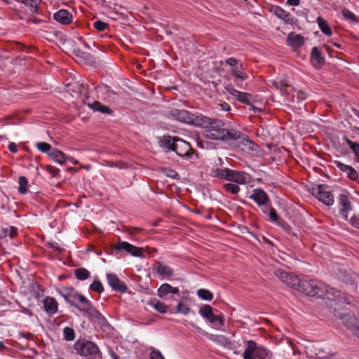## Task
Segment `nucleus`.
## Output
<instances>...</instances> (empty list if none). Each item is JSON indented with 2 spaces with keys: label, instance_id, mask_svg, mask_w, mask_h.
Masks as SVG:
<instances>
[{
  "label": "nucleus",
  "instance_id": "nucleus-1",
  "mask_svg": "<svg viewBox=\"0 0 359 359\" xmlns=\"http://www.w3.org/2000/svg\"><path fill=\"white\" fill-rule=\"evenodd\" d=\"M294 290L305 294L307 296L318 297L320 298L335 300L340 297V292L334 288L326 285L318 280L299 279Z\"/></svg>",
  "mask_w": 359,
  "mask_h": 359
},
{
  "label": "nucleus",
  "instance_id": "nucleus-2",
  "mask_svg": "<svg viewBox=\"0 0 359 359\" xmlns=\"http://www.w3.org/2000/svg\"><path fill=\"white\" fill-rule=\"evenodd\" d=\"M204 130L203 135L205 138L230 141L233 138H236L239 136L240 132L233 129L228 130L224 127V123L218 119L210 120L205 117H203L201 121V124Z\"/></svg>",
  "mask_w": 359,
  "mask_h": 359
},
{
  "label": "nucleus",
  "instance_id": "nucleus-3",
  "mask_svg": "<svg viewBox=\"0 0 359 359\" xmlns=\"http://www.w3.org/2000/svg\"><path fill=\"white\" fill-rule=\"evenodd\" d=\"M212 175L238 184H247L250 178V175L244 171L232 170L228 168L215 169L212 170Z\"/></svg>",
  "mask_w": 359,
  "mask_h": 359
},
{
  "label": "nucleus",
  "instance_id": "nucleus-4",
  "mask_svg": "<svg viewBox=\"0 0 359 359\" xmlns=\"http://www.w3.org/2000/svg\"><path fill=\"white\" fill-rule=\"evenodd\" d=\"M76 353L90 359H102V354L97 346L90 341L79 340L74 344Z\"/></svg>",
  "mask_w": 359,
  "mask_h": 359
},
{
  "label": "nucleus",
  "instance_id": "nucleus-5",
  "mask_svg": "<svg viewBox=\"0 0 359 359\" xmlns=\"http://www.w3.org/2000/svg\"><path fill=\"white\" fill-rule=\"evenodd\" d=\"M170 118L189 125L199 126L203 116H198L185 109H173L170 111Z\"/></svg>",
  "mask_w": 359,
  "mask_h": 359
},
{
  "label": "nucleus",
  "instance_id": "nucleus-6",
  "mask_svg": "<svg viewBox=\"0 0 359 359\" xmlns=\"http://www.w3.org/2000/svg\"><path fill=\"white\" fill-rule=\"evenodd\" d=\"M269 351L264 346L258 345L255 341H246V348L243 353V359H266Z\"/></svg>",
  "mask_w": 359,
  "mask_h": 359
},
{
  "label": "nucleus",
  "instance_id": "nucleus-7",
  "mask_svg": "<svg viewBox=\"0 0 359 359\" xmlns=\"http://www.w3.org/2000/svg\"><path fill=\"white\" fill-rule=\"evenodd\" d=\"M199 314L217 330H220L224 326L223 316L221 313H215L213 308L210 305H204L201 307Z\"/></svg>",
  "mask_w": 359,
  "mask_h": 359
},
{
  "label": "nucleus",
  "instance_id": "nucleus-8",
  "mask_svg": "<svg viewBox=\"0 0 359 359\" xmlns=\"http://www.w3.org/2000/svg\"><path fill=\"white\" fill-rule=\"evenodd\" d=\"M313 194L324 205L331 206L334 204V198L330 187L320 184L313 189Z\"/></svg>",
  "mask_w": 359,
  "mask_h": 359
},
{
  "label": "nucleus",
  "instance_id": "nucleus-9",
  "mask_svg": "<svg viewBox=\"0 0 359 359\" xmlns=\"http://www.w3.org/2000/svg\"><path fill=\"white\" fill-rule=\"evenodd\" d=\"M230 67V73L235 77V82L243 81L248 78L241 62L235 57L227 58L224 62Z\"/></svg>",
  "mask_w": 359,
  "mask_h": 359
},
{
  "label": "nucleus",
  "instance_id": "nucleus-10",
  "mask_svg": "<svg viewBox=\"0 0 359 359\" xmlns=\"http://www.w3.org/2000/svg\"><path fill=\"white\" fill-rule=\"evenodd\" d=\"M114 249L118 252L126 251L134 257H140L142 254V250L140 248L120 240L114 245Z\"/></svg>",
  "mask_w": 359,
  "mask_h": 359
},
{
  "label": "nucleus",
  "instance_id": "nucleus-11",
  "mask_svg": "<svg viewBox=\"0 0 359 359\" xmlns=\"http://www.w3.org/2000/svg\"><path fill=\"white\" fill-rule=\"evenodd\" d=\"M339 214L346 221L348 219V213L351 210V205L346 194H340L339 196Z\"/></svg>",
  "mask_w": 359,
  "mask_h": 359
},
{
  "label": "nucleus",
  "instance_id": "nucleus-12",
  "mask_svg": "<svg viewBox=\"0 0 359 359\" xmlns=\"http://www.w3.org/2000/svg\"><path fill=\"white\" fill-rule=\"evenodd\" d=\"M232 140H236L237 147L245 152H250V151L256 150L257 145L247 138L245 136H243L240 132V135L236 138H233Z\"/></svg>",
  "mask_w": 359,
  "mask_h": 359
},
{
  "label": "nucleus",
  "instance_id": "nucleus-13",
  "mask_svg": "<svg viewBox=\"0 0 359 359\" xmlns=\"http://www.w3.org/2000/svg\"><path fill=\"white\" fill-rule=\"evenodd\" d=\"M274 87L278 90L282 95L290 96L296 92L295 88L287 80L281 79L273 82Z\"/></svg>",
  "mask_w": 359,
  "mask_h": 359
},
{
  "label": "nucleus",
  "instance_id": "nucleus-14",
  "mask_svg": "<svg viewBox=\"0 0 359 359\" xmlns=\"http://www.w3.org/2000/svg\"><path fill=\"white\" fill-rule=\"evenodd\" d=\"M275 274L280 280L294 289L298 279L297 276L293 273L286 272L282 269H277L275 272Z\"/></svg>",
  "mask_w": 359,
  "mask_h": 359
},
{
  "label": "nucleus",
  "instance_id": "nucleus-15",
  "mask_svg": "<svg viewBox=\"0 0 359 359\" xmlns=\"http://www.w3.org/2000/svg\"><path fill=\"white\" fill-rule=\"evenodd\" d=\"M107 280L109 286L114 290L121 293H125L127 291V287L118 276L114 273H107Z\"/></svg>",
  "mask_w": 359,
  "mask_h": 359
},
{
  "label": "nucleus",
  "instance_id": "nucleus-16",
  "mask_svg": "<svg viewBox=\"0 0 359 359\" xmlns=\"http://www.w3.org/2000/svg\"><path fill=\"white\" fill-rule=\"evenodd\" d=\"M191 150V148L189 143L180 138H178L175 143V149H173V151L180 156H190Z\"/></svg>",
  "mask_w": 359,
  "mask_h": 359
},
{
  "label": "nucleus",
  "instance_id": "nucleus-17",
  "mask_svg": "<svg viewBox=\"0 0 359 359\" xmlns=\"http://www.w3.org/2000/svg\"><path fill=\"white\" fill-rule=\"evenodd\" d=\"M82 313L87 315L91 320L97 321L100 324H103L106 321L105 318L93 306L92 302L89 306H86Z\"/></svg>",
  "mask_w": 359,
  "mask_h": 359
},
{
  "label": "nucleus",
  "instance_id": "nucleus-18",
  "mask_svg": "<svg viewBox=\"0 0 359 359\" xmlns=\"http://www.w3.org/2000/svg\"><path fill=\"white\" fill-rule=\"evenodd\" d=\"M250 198L253 200L258 205H265L269 201L266 193L262 189H255Z\"/></svg>",
  "mask_w": 359,
  "mask_h": 359
},
{
  "label": "nucleus",
  "instance_id": "nucleus-19",
  "mask_svg": "<svg viewBox=\"0 0 359 359\" xmlns=\"http://www.w3.org/2000/svg\"><path fill=\"white\" fill-rule=\"evenodd\" d=\"M53 18L62 25H68L72 21V15L65 9H61L53 15Z\"/></svg>",
  "mask_w": 359,
  "mask_h": 359
},
{
  "label": "nucleus",
  "instance_id": "nucleus-20",
  "mask_svg": "<svg viewBox=\"0 0 359 359\" xmlns=\"http://www.w3.org/2000/svg\"><path fill=\"white\" fill-rule=\"evenodd\" d=\"M311 62L316 68H320L324 62L325 59L321 55L320 49L318 47H313L311 53Z\"/></svg>",
  "mask_w": 359,
  "mask_h": 359
},
{
  "label": "nucleus",
  "instance_id": "nucleus-21",
  "mask_svg": "<svg viewBox=\"0 0 359 359\" xmlns=\"http://www.w3.org/2000/svg\"><path fill=\"white\" fill-rule=\"evenodd\" d=\"M43 303L44 310L48 314L53 315L57 312L58 304L53 297H46L43 299Z\"/></svg>",
  "mask_w": 359,
  "mask_h": 359
},
{
  "label": "nucleus",
  "instance_id": "nucleus-22",
  "mask_svg": "<svg viewBox=\"0 0 359 359\" xmlns=\"http://www.w3.org/2000/svg\"><path fill=\"white\" fill-rule=\"evenodd\" d=\"M304 37L295 33H290L287 39V43L293 49H297L304 43Z\"/></svg>",
  "mask_w": 359,
  "mask_h": 359
},
{
  "label": "nucleus",
  "instance_id": "nucleus-23",
  "mask_svg": "<svg viewBox=\"0 0 359 359\" xmlns=\"http://www.w3.org/2000/svg\"><path fill=\"white\" fill-rule=\"evenodd\" d=\"M155 270L159 277H171L174 275L172 269L165 264H158L155 267Z\"/></svg>",
  "mask_w": 359,
  "mask_h": 359
},
{
  "label": "nucleus",
  "instance_id": "nucleus-24",
  "mask_svg": "<svg viewBox=\"0 0 359 359\" xmlns=\"http://www.w3.org/2000/svg\"><path fill=\"white\" fill-rule=\"evenodd\" d=\"M273 13L276 17L283 20L287 23H292L293 22V17L292 15L280 6H276L273 8Z\"/></svg>",
  "mask_w": 359,
  "mask_h": 359
},
{
  "label": "nucleus",
  "instance_id": "nucleus-25",
  "mask_svg": "<svg viewBox=\"0 0 359 359\" xmlns=\"http://www.w3.org/2000/svg\"><path fill=\"white\" fill-rule=\"evenodd\" d=\"M168 294H179V289L171 286L168 283H163L158 289V295L161 298H163Z\"/></svg>",
  "mask_w": 359,
  "mask_h": 359
},
{
  "label": "nucleus",
  "instance_id": "nucleus-26",
  "mask_svg": "<svg viewBox=\"0 0 359 359\" xmlns=\"http://www.w3.org/2000/svg\"><path fill=\"white\" fill-rule=\"evenodd\" d=\"M48 156L53 160L55 163L60 165H64L67 161L66 155L61 151L58 149H53L48 153Z\"/></svg>",
  "mask_w": 359,
  "mask_h": 359
},
{
  "label": "nucleus",
  "instance_id": "nucleus-27",
  "mask_svg": "<svg viewBox=\"0 0 359 359\" xmlns=\"http://www.w3.org/2000/svg\"><path fill=\"white\" fill-rule=\"evenodd\" d=\"M89 108L93 109L94 111H100L102 114H110L113 111L106 105L102 104L100 102H93L92 103H88Z\"/></svg>",
  "mask_w": 359,
  "mask_h": 359
},
{
  "label": "nucleus",
  "instance_id": "nucleus-28",
  "mask_svg": "<svg viewBox=\"0 0 359 359\" xmlns=\"http://www.w3.org/2000/svg\"><path fill=\"white\" fill-rule=\"evenodd\" d=\"M90 303L91 302L88 300L86 297L81 294H79V295H77L76 301L73 306L76 308L81 312H83L86 309V306H89Z\"/></svg>",
  "mask_w": 359,
  "mask_h": 359
},
{
  "label": "nucleus",
  "instance_id": "nucleus-29",
  "mask_svg": "<svg viewBox=\"0 0 359 359\" xmlns=\"http://www.w3.org/2000/svg\"><path fill=\"white\" fill-rule=\"evenodd\" d=\"M343 140L347 143L351 150L354 154L356 161L359 162V144L351 140L347 136L343 137Z\"/></svg>",
  "mask_w": 359,
  "mask_h": 359
},
{
  "label": "nucleus",
  "instance_id": "nucleus-30",
  "mask_svg": "<svg viewBox=\"0 0 359 359\" xmlns=\"http://www.w3.org/2000/svg\"><path fill=\"white\" fill-rule=\"evenodd\" d=\"M317 22L321 32L327 36H331L332 32L327 21L320 16L317 18Z\"/></svg>",
  "mask_w": 359,
  "mask_h": 359
},
{
  "label": "nucleus",
  "instance_id": "nucleus-31",
  "mask_svg": "<svg viewBox=\"0 0 359 359\" xmlns=\"http://www.w3.org/2000/svg\"><path fill=\"white\" fill-rule=\"evenodd\" d=\"M149 305L161 313H165L168 312V306L156 299L151 301Z\"/></svg>",
  "mask_w": 359,
  "mask_h": 359
},
{
  "label": "nucleus",
  "instance_id": "nucleus-32",
  "mask_svg": "<svg viewBox=\"0 0 359 359\" xmlns=\"http://www.w3.org/2000/svg\"><path fill=\"white\" fill-rule=\"evenodd\" d=\"M178 138L179 137H164L163 140L161 142V144L165 148L173 151V149H175V143L177 142Z\"/></svg>",
  "mask_w": 359,
  "mask_h": 359
},
{
  "label": "nucleus",
  "instance_id": "nucleus-33",
  "mask_svg": "<svg viewBox=\"0 0 359 359\" xmlns=\"http://www.w3.org/2000/svg\"><path fill=\"white\" fill-rule=\"evenodd\" d=\"M77 291L74 289H70L67 292V293L64 295L65 300L70 304L72 306H74V303L76 301L77 295H79Z\"/></svg>",
  "mask_w": 359,
  "mask_h": 359
},
{
  "label": "nucleus",
  "instance_id": "nucleus-34",
  "mask_svg": "<svg viewBox=\"0 0 359 359\" xmlns=\"http://www.w3.org/2000/svg\"><path fill=\"white\" fill-rule=\"evenodd\" d=\"M18 191L21 194H26L28 191V180L26 177L20 176L18 180Z\"/></svg>",
  "mask_w": 359,
  "mask_h": 359
},
{
  "label": "nucleus",
  "instance_id": "nucleus-35",
  "mask_svg": "<svg viewBox=\"0 0 359 359\" xmlns=\"http://www.w3.org/2000/svg\"><path fill=\"white\" fill-rule=\"evenodd\" d=\"M75 277L79 280H85L90 276V272L84 268H79L74 271Z\"/></svg>",
  "mask_w": 359,
  "mask_h": 359
},
{
  "label": "nucleus",
  "instance_id": "nucleus-36",
  "mask_svg": "<svg viewBox=\"0 0 359 359\" xmlns=\"http://www.w3.org/2000/svg\"><path fill=\"white\" fill-rule=\"evenodd\" d=\"M223 189L227 193L236 195L240 191V187L235 183H226L223 185Z\"/></svg>",
  "mask_w": 359,
  "mask_h": 359
},
{
  "label": "nucleus",
  "instance_id": "nucleus-37",
  "mask_svg": "<svg viewBox=\"0 0 359 359\" xmlns=\"http://www.w3.org/2000/svg\"><path fill=\"white\" fill-rule=\"evenodd\" d=\"M198 297L205 301H211L213 299V294L206 289H199L197 291Z\"/></svg>",
  "mask_w": 359,
  "mask_h": 359
},
{
  "label": "nucleus",
  "instance_id": "nucleus-38",
  "mask_svg": "<svg viewBox=\"0 0 359 359\" xmlns=\"http://www.w3.org/2000/svg\"><path fill=\"white\" fill-rule=\"evenodd\" d=\"M344 19L349 22L355 23L357 22L355 15L347 8H343L341 11Z\"/></svg>",
  "mask_w": 359,
  "mask_h": 359
},
{
  "label": "nucleus",
  "instance_id": "nucleus-39",
  "mask_svg": "<svg viewBox=\"0 0 359 359\" xmlns=\"http://www.w3.org/2000/svg\"><path fill=\"white\" fill-rule=\"evenodd\" d=\"M307 97V94L301 90H296L294 93L292 94L290 100L292 102H300L306 100Z\"/></svg>",
  "mask_w": 359,
  "mask_h": 359
},
{
  "label": "nucleus",
  "instance_id": "nucleus-40",
  "mask_svg": "<svg viewBox=\"0 0 359 359\" xmlns=\"http://www.w3.org/2000/svg\"><path fill=\"white\" fill-rule=\"evenodd\" d=\"M3 236L5 238L9 237L11 238H14L18 234V229L15 226H8L2 229Z\"/></svg>",
  "mask_w": 359,
  "mask_h": 359
},
{
  "label": "nucleus",
  "instance_id": "nucleus-41",
  "mask_svg": "<svg viewBox=\"0 0 359 359\" xmlns=\"http://www.w3.org/2000/svg\"><path fill=\"white\" fill-rule=\"evenodd\" d=\"M41 0H27L25 4H26L31 12L37 13L39 11V6L41 4Z\"/></svg>",
  "mask_w": 359,
  "mask_h": 359
},
{
  "label": "nucleus",
  "instance_id": "nucleus-42",
  "mask_svg": "<svg viewBox=\"0 0 359 359\" xmlns=\"http://www.w3.org/2000/svg\"><path fill=\"white\" fill-rule=\"evenodd\" d=\"M64 339L68 341H72L75 339V332L73 328L65 327L63 329Z\"/></svg>",
  "mask_w": 359,
  "mask_h": 359
},
{
  "label": "nucleus",
  "instance_id": "nucleus-43",
  "mask_svg": "<svg viewBox=\"0 0 359 359\" xmlns=\"http://www.w3.org/2000/svg\"><path fill=\"white\" fill-rule=\"evenodd\" d=\"M89 288L90 290L98 293H102L104 291L102 283L99 280L96 279L90 285Z\"/></svg>",
  "mask_w": 359,
  "mask_h": 359
},
{
  "label": "nucleus",
  "instance_id": "nucleus-44",
  "mask_svg": "<svg viewBox=\"0 0 359 359\" xmlns=\"http://www.w3.org/2000/svg\"><path fill=\"white\" fill-rule=\"evenodd\" d=\"M36 148L43 153H49L51 151V145L47 142H41L36 144Z\"/></svg>",
  "mask_w": 359,
  "mask_h": 359
},
{
  "label": "nucleus",
  "instance_id": "nucleus-45",
  "mask_svg": "<svg viewBox=\"0 0 359 359\" xmlns=\"http://www.w3.org/2000/svg\"><path fill=\"white\" fill-rule=\"evenodd\" d=\"M268 209H269V216L270 217L271 221L273 222H277L278 219V217L277 215L276 210L272 207H270V208L264 207L263 208V212L264 213H266Z\"/></svg>",
  "mask_w": 359,
  "mask_h": 359
},
{
  "label": "nucleus",
  "instance_id": "nucleus-46",
  "mask_svg": "<svg viewBox=\"0 0 359 359\" xmlns=\"http://www.w3.org/2000/svg\"><path fill=\"white\" fill-rule=\"evenodd\" d=\"M236 99L241 102L249 104L250 102V95L247 93L240 91L236 95Z\"/></svg>",
  "mask_w": 359,
  "mask_h": 359
},
{
  "label": "nucleus",
  "instance_id": "nucleus-47",
  "mask_svg": "<svg viewBox=\"0 0 359 359\" xmlns=\"http://www.w3.org/2000/svg\"><path fill=\"white\" fill-rule=\"evenodd\" d=\"M190 308L182 302H179L177 306V312L187 316L190 312Z\"/></svg>",
  "mask_w": 359,
  "mask_h": 359
},
{
  "label": "nucleus",
  "instance_id": "nucleus-48",
  "mask_svg": "<svg viewBox=\"0 0 359 359\" xmlns=\"http://www.w3.org/2000/svg\"><path fill=\"white\" fill-rule=\"evenodd\" d=\"M344 174L351 180H355L358 177V172L352 166H350Z\"/></svg>",
  "mask_w": 359,
  "mask_h": 359
},
{
  "label": "nucleus",
  "instance_id": "nucleus-49",
  "mask_svg": "<svg viewBox=\"0 0 359 359\" xmlns=\"http://www.w3.org/2000/svg\"><path fill=\"white\" fill-rule=\"evenodd\" d=\"M334 166L337 168L341 172L345 173L351 165L343 163L342 162L335 160L332 161Z\"/></svg>",
  "mask_w": 359,
  "mask_h": 359
},
{
  "label": "nucleus",
  "instance_id": "nucleus-50",
  "mask_svg": "<svg viewBox=\"0 0 359 359\" xmlns=\"http://www.w3.org/2000/svg\"><path fill=\"white\" fill-rule=\"evenodd\" d=\"M348 328L359 339V323H346Z\"/></svg>",
  "mask_w": 359,
  "mask_h": 359
},
{
  "label": "nucleus",
  "instance_id": "nucleus-51",
  "mask_svg": "<svg viewBox=\"0 0 359 359\" xmlns=\"http://www.w3.org/2000/svg\"><path fill=\"white\" fill-rule=\"evenodd\" d=\"M107 25H108L106 22L100 20H96L93 23V27L100 32L104 31L107 28Z\"/></svg>",
  "mask_w": 359,
  "mask_h": 359
},
{
  "label": "nucleus",
  "instance_id": "nucleus-52",
  "mask_svg": "<svg viewBox=\"0 0 359 359\" xmlns=\"http://www.w3.org/2000/svg\"><path fill=\"white\" fill-rule=\"evenodd\" d=\"M149 359H165L162 353L160 351L152 348L150 353V358Z\"/></svg>",
  "mask_w": 359,
  "mask_h": 359
},
{
  "label": "nucleus",
  "instance_id": "nucleus-53",
  "mask_svg": "<svg viewBox=\"0 0 359 359\" xmlns=\"http://www.w3.org/2000/svg\"><path fill=\"white\" fill-rule=\"evenodd\" d=\"M336 49H341V45L336 42H330V44L326 45V49L330 53L331 50L334 51Z\"/></svg>",
  "mask_w": 359,
  "mask_h": 359
},
{
  "label": "nucleus",
  "instance_id": "nucleus-54",
  "mask_svg": "<svg viewBox=\"0 0 359 359\" xmlns=\"http://www.w3.org/2000/svg\"><path fill=\"white\" fill-rule=\"evenodd\" d=\"M351 137L353 139H357L358 137H359V127H356V126H354V127H352L351 128Z\"/></svg>",
  "mask_w": 359,
  "mask_h": 359
},
{
  "label": "nucleus",
  "instance_id": "nucleus-55",
  "mask_svg": "<svg viewBox=\"0 0 359 359\" xmlns=\"http://www.w3.org/2000/svg\"><path fill=\"white\" fill-rule=\"evenodd\" d=\"M350 222H351V225L353 227L359 229V217H358V216L357 217H355V216L353 217L351 219Z\"/></svg>",
  "mask_w": 359,
  "mask_h": 359
},
{
  "label": "nucleus",
  "instance_id": "nucleus-56",
  "mask_svg": "<svg viewBox=\"0 0 359 359\" xmlns=\"http://www.w3.org/2000/svg\"><path fill=\"white\" fill-rule=\"evenodd\" d=\"M219 106L220 109L224 111H229L231 110L230 105L225 102H223L219 104Z\"/></svg>",
  "mask_w": 359,
  "mask_h": 359
},
{
  "label": "nucleus",
  "instance_id": "nucleus-57",
  "mask_svg": "<svg viewBox=\"0 0 359 359\" xmlns=\"http://www.w3.org/2000/svg\"><path fill=\"white\" fill-rule=\"evenodd\" d=\"M8 149L12 153H16L18 151V147L17 145L13 142H10L8 144Z\"/></svg>",
  "mask_w": 359,
  "mask_h": 359
},
{
  "label": "nucleus",
  "instance_id": "nucleus-58",
  "mask_svg": "<svg viewBox=\"0 0 359 359\" xmlns=\"http://www.w3.org/2000/svg\"><path fill=\"white\" fill-rule=\"evenodd\" d=\"M226 90L228 91V93L230 95H231L232 96L236 97V95L240 92L232 87L226 88Z\"/></svg>",
  "mask_w": 359,
  "mask_h": 359
},
{
  "label": "nucleus",
  "instance_id": "nucleus-59",
  "mask_svg": "<svg viewBox=\"0 0 359 359\" xmlns=\"http://www.w3.org/2000/svg\"><path fill=\"white\" fill-rule=\"evenodd\" d=\"M287 4L290 6H298L300 4V0H287Z\"/></svg>",
  "mask_w": 359,
  "mask_h": 359
},
{
  "label": "nucleus",
  "instance_id": "nucleus-60",
  "mask_svg": "<svg viewBox=\"0 0 359 359\" xmlns=\"http://www.w3.org/2000/svg\"><path fill=\"white\" fill-rule=\"evenodd\" d=\"M177 175V173L175 171H174V170L170 171V176H171L172 177H175Z\"/></svg>",
  "mask_w": 359,
  "mask_h": 359
},
{
  "label": "nucleus",
  "instance_id": "nucleus-61",
  "mask_svg": "<svg viewBox=\"0 0 359 359\" xmlns=\"http://www.w3.org/2000/svg\"><path fill=\"white\" fill-rule=\"evenodd\" d=\"M51 247H52L53 248L58 249V248H57V243H53V244H51Z\"/></svg>",
  "mask_w": 359,
  "mask_h": 359
},
{
  "label": "nucleus",
  "instance_id": "nucleus-62",
  "mask_svg": "<svg viewBox=\"0 0 359 359\" xmlns=\"http://www.w3.org/2000/svg\"><path fill=\"white\" fill-rule=\"evenodd\" d=\"M347 318L351 320V322H355V321H356V320H355V318H352V317H351V316H348Z\"/></svg>",
  "mask_w": 359,
  "mask_h": 359
},
{
  "label": "nucleus",
  "instance_id": "nucleus-63",
  "mask_svg": "<svg viewBox=\"0 0 359 359\" xmlns=\"http://www.w3.org/2000/svg\"><path fill=\"white\" fill-rule=\"evenodd\" d=\"M4 348V344L3 341H0V350Z\"/></svg>",
  "mask_w": 359,
  "mask_h": 359
},
{
  "label": "nucleus",
  "instance_id": "nucleus-64",
  "mask_svg": "<svg viewBox=\"0 0 359 359\" xmlns=\"http://www.w3.org/2000/svg\"><path fill=\"white\" fill-rule=\"evenodd\" d=\"M218 161H219V163L222 164V160L220 158H218Z\"/></svg>",
  "mask_w": 359,
  "mask_h": 359
}]
</instances>
